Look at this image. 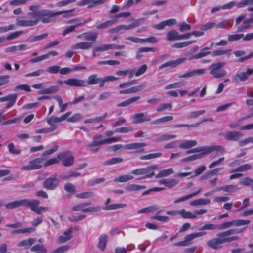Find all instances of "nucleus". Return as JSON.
<instances>
[{
    "label": "nucleus",
    "instance_id": "1",
    "mask_svg": "<svg viewBox=\"0 0 253 253\" xmlns=\"http://www.w3.org/2000/svg\"><path fill=\"white\" fill-rule=\"evenodd\" d=\"M30 12L27 13L29 19H16V25L21 27H31L36 25L39 22L49 23L55 20L56 16L63 13V11L55 12L48 9H40L39 5H31Z\"/></svg>",
    "mask_w": 253,
    "mask_h": 253
},
{
    "label": "nucleus",
    "instance_id": "2",
    "mask_svg": "<svg viewBox=\"0 0 253 253\" xmlns=\"http://www.w3.org/2000/svg\"><path fill=\"white\" fill-rule=\"evenodd\" d=\"M249 224H245L241 228H232L220 232L216 235V238L210 239L207 242V245L210 248L217 250L223 247L225 243H230L239 239L237 235L230 236L232 235L240 234L245 231Z\"/></svg>",
    "mask_w": 253,
    "mask_h": 253
},
{
    "label": "nucleus",
    "instance_id": "3",
    "mask_svg": "<svg viewBox=\"0 0 253 253\" xmlns=\"http://www.w3.org/2000/svg\"><path fill=\"white\" fill-rule=\"evenodd\" d=\"M250 220L245 219L233 220L230 221L225 222L219 225L214 224L207 223L201 226L199 230V232L195 233L197 238L203 236L207 234L204 230H223L231 228L232 226L240 227L245 224H249Z\"/></svg>",
    "mask_w": 253,
    "mask_h": 253
},
{
    "label": "nucleus",
    "instance_id": "4",
    "mask_svg": "<svg viewBox=\"0 0 253 253\" xmlns=\"http://www.w3.org/2000/svg\"><path fill=\"white\" fill-rule=\"evenodd\" d=\"M223 151V148L221 146H211L205 147H198L187 151V154L201 152L200 153L193 154L184 158L182 161L187 162L195 160L202 158L204 156L207 155L213 151Z\"/></svg>",
    "mask_w": 253,
    "mask_h": 253
},
{
    "label": "nucleus",
    "instance_id": "5",
    "mask_svg": "<svg viewBox=\"0 0 253 253\" xmlns=\"http://www.w3.org/2000/svg\"><path fill=\"white\" fill-rule=\"evenodd\" d=\"M246 15L242 14L235 20V26H237V31L238 32H242L250 29L253 23V18L250 17L245 19Z\"/></svg>",
    "mask_w": 253,
    "mask_h": 253
},
{
    "label": "nucleus",
    "instance_id": "6",
    "mask_svg": "<svg viewBox=\"0 0 253 253\" xmlns=\"http://www.w3.org/2000/svg\"><path fill=\"white\" fill-rule=\"evenodd\" d=\"M224 62H219L211 64L209 66V73L212 75L215 78H221L225 77L227 75V72L222 70V68L225 65Z\"/></svg>",
    "mask_w": 253,
    "mask_h": 253
},
{
    "label": "nucleus",
    "instance_id": "7",
    "mask_svg": "<svg viewBox=\"0 0 253 253\" xmlns=\"http://www.w3.org/2000/svg\"><path fill=\"white\" fill-rule=\"evenodd\" d=\"M90 202H85L81 204H77L74 206L72 209L74 211H81L83 212H96L101 209V207L99 206L89 207L86 208V207L89 205H90Z\"/></svg>",
    "mask_w": 253,
    "mask_h": 253
},
{
    "label": "nucleus",
    "instance_id": "8",
    "mask_svg": "<svg viewBox=\"0 0 253 253\" xmlns=\"http://www.w3.org/2000/svg\"><path fill=\"white\" fill-rule=\"evenodd\" d=\"M44 159L43 157H39L30 161L28 165L22 167L21 170L30 171L41 168Z\"/></svg>",
    "mask_w": 253,
    "mask_h": 253
},
{
    "label": "nucleus",
    "instance_id": "9",
    "mask_svg": "<svg viewBox=\"0 0 253 253\" xmlns=\"http://www.w3.org/2000/svg\"><path fill=\"white\" fill-rule=\"evenodd\" d=\"M59 179L56 174H53L51 176L46 179L43 183V186L47 190H53L59 184Z\"/></svg>",
    "mask_w": 253,
    "mask_h": 253
},
{
    "label": "nucleus",
    "instance_id": "10",
    "mask_svg": "<svg viewBox=\"0 0 253 253\" xmlns=\"http://www.w3.org/2000/svg\"><path fill=\"white\" fill-rule=\"evenodd\" d=\"M39 201L36 199L29 200L28 207L31 210L37 214H40L43 212H45L48 211L47 207L39 206Z\"/></svg>",
    "mask_w": 253,
    "mask_h": 253
},
{
    "label": "nucleus",
    "instance_id": "11",
    "mask_svg": "<svg viewBox=\"0 0 253 253\" xmlns=\"http://www.w3.org/2000/svg\"><path fill=\"white\" fill-rule=\"evenodd\" d=\"M253 74V69L248 68L245 72H241L234 75L232 78V82L236 83L239 81H245Z\"/></svg>",
    "mask_w": 253,
    "mask_h": 253
},
{
    "label": "nucleus",
    "instance_id": "12",
    "mask_svg": "<svg viewBox=\"0 0 253 253\" xmlns=\"http://www.w3.org/2000/svg\"><path fill=\"white\" fill-rule=\"evenodd\" d=\"M102 136L100 134H97L93 137V142L87 145V147L90 148L91 151L96 152L99 148V146L105 144V139H102Z\"/></svg>",
    "mask_w": 253,
    "mask_h": 253
},
{
    "label": "nucleus",
    "instance_id": "13",
    "mask_svg": "<svg viewBox=\"0 0 253 253\" xmlns=\"http://www.w3.org/2000/svg\"><path fill=\"white\" fill-rule=\"evenodd\" d=\"M147 145L145 143H133L124 145V149L135 150V153H141L144 152V148Z\"/></svg>",
    "mask_w": 253,
    "mask_h": 253
},
{
    "label": "nucleus",
    "instance_id": "14",
    "mask_svg": "<svg viewBox=\"0 0 253 253\" xmlns=\"http://www.w3.org/2000/svg\"><path fill=\"white\" fill-rule=\"evenodd\" d=\"M64 84L70 86L75 87H85L86 82L84 80L78 79L76 78H70L64 80Z\"/></svg>",
    "mask_w": 253,
    "mask_h": 253
},
{
    "label": "nucleus",
    "instance_id": "15",
    "mask_svg": "<svg viewBox=\"0 0 253 253\" xmlns=\"http://www.w3.org/2000/svg\"><path fill=\"white\" fill-rule=\"evenodd\" d=\"M197 238L196 234L195 233L187 234L185 236L183 241L173 243V245L178 247L187 246L191 245L192 241Z\"/></svg>",
    "mask_w": 253,
    "mask_h": 253
},
{
    "label": "nucleus",
    "instance_id": "16",
    "mask_svg": "<svg viewBox=\"0 0 253 253\" xmlns=\"http://www.w3.org/2000/svg\"><path fill=\"white\" fill-rule=\"evenodd\" d=\"M29 200L26 199H21L9 202L5 205L6 209H11L20 206H24L27 208Z\"/></svg>",
    "mask_w": 253,
    "mask_h": 253
},
{
    "label": "nucleus",
    "instance_id": "17",
    "mask_svg": "<svg viewBox=\"0 0 253 253\" xmlns=\"http://www.w3.org/2000/svg\"><path fill=\"white\" fill-rule=\"evenodd\" d=\"M17 97V94H10L0 98V102H3L5 101H8V103L6 105V108L8 109L15 104Z\"/></svg>",
    "mask_w": 253,
    "mask_h": 253
},
{
    "label": "nucleus",
    "instance_id": "18",
    "mask_svg": "<svg viewBox=\"0 0 253 253\" xmlns=\"http://www.w3.org/2000/svg\"><path fill=\"white\" fill-rule=\"evenodd\" d=\"M63 121V115L59 117L56 116H52L49 118L47 122V123L50 126V129H53V131L56 129L58 127V124Z\"/></svg>",
    "mask_w": 253,
    "mask_h": 253
},
{
    "label": "nucleus",
    "instance_id": "19",
    "mask_svg": "<svg viewBox=\"0 0 253 253\" xmlns=\"http://www.w3.org/2000/svg\"><path fill=\"white\" fill-rule=\"evenodd\" d=\"M205 69H198L187 72L184 74L178 76L179 78H187L192 77L197 75H201L206 73Z\"/></svg>",
    "mask_w": 253,
    "mask_h": 253
},
{
    "label": "nucleus",
    "instance_id": "20",
    "mask_svg": "<svg viewBox=\"0 0 253 253\" xmlns=\"http://www.w3.org/2000/svg\"><path fill=\"white\" fill-rule=\"evenodd\" d=\"M243 136V134L239 131H228L226 133L225 138L229 141H238Z\"/></svg>",
    "mask_w": 253,
    "mask_h": 253
},
{
    "label": "nucleus",
    "instance_id": "21",
    "mask_svg": "<svg viewBox=\"0 0 253 253\" xmlns=\"http://www.w3.org/2000/svg\"><path fill=\"white\" fill-rule=\"evenodd\" d=\"M145 85H139L137 86L131 87L127 89L120 90L119 91V93L120 94H127L134 93L142 90L143 89L145 88Z\"/></svg>",
    "mask_w": 253,
    "mask_h": 253
},
{
    "label": "nucleus",
    "instance_id": "22",
    "mask_svg": "<svg viewBox=\"0 0 253 253\" xmlns=\"http://www.w3.org/2000/svg\"><path fill=\"white\" fill-rule=\"evenodd\" d=\"M130 118L133 120V123L134 124H140L142 122L151 121L150 118L144 117L143 113H136L132 115Z\"/></svg>",
    "mask_w": 253,
    "mask_h": 253
},
{
    "label": "nucleus",
    "instance_id": "23",
    "mask_svg": "<svg viewBox=\"0 0 253 253\" xmlns=\"http://www.w3.org/2000/svg\"><path fill=\"white\" fill-rule=\"evenodd\" d=\"M185 60V58H181L175 60H171L168 62H165L159 66V69L161 70L167 67H175L176 66L180 64Z\"/></svg>",
    "mask_w": 253,
    "mask_h": 253
},
{
    "label": "nucleus",
    "instance_id": "24",
    "mask_svg": "<svg viewBox=\"0 0 253 253\" xmlns=\"http://www.w3.org/2000/svg\"><path fill=\"white\" fill-rule=\"evenodd\" d=\"M58 53L55 51L48 52L47 54L38 56L36 58H32L30 60V62L36 63L49 58L51 56H56Z\"/></svg>",
    "mask_w": 253,
    "mask_h": 253
},
{
    "label": "nucleus",
    "instance_id": "25",
    "mask_svg": "<svg viewBox=\"0 0 253 253\" xmlns=\"http://www.w3.org/2000/svg\"><path fill=\"white\" fill-rule=\"evenodd\" d=\"M92 46V42H82L72 45L71 48L73 49L87 50L91 48Z\"/></svg>",
    "mask_w": 253,
    "mask_h": 253
},
{
    "label": "nucleus",
    "instance_id": "26",
    "mask_svg": "<svg viewBox=\"0 0 253 253\" xmlns=\"http://www.w3.org/2000/svg\"><path fill=\"white\" fill-rule=\"evenodd\" d=\"M213 45V43H211L210 47H206L203 49H202L200 52L194 54L192 56V59H200L203 57H205L211 53V52L209 50L210 49L211 47H212Z\"/></svg>",
    "mask_w": 253,
    "mask_h": 253
},
{
    "label": "nucleus",
    "instance_id": "27",
    "mask_svg": "<svg viewBox=\"0 0 253 253\" xmlns=\"http://www.w3.org/2000/svg\"><path fill=\"white\" fill-rule=\"evenodd\" d=\"M71 113L69 112L64 114V120H66L67 122L75 123L78 122L82 118V115L79 113H76L72 117H70Z\"/></svg>",
    "mask_w": 253,
    "mask_h": 253
},
{
    "label": "nucleus",
    "instance_id": "28",
    "mask_svg": "<svg viewBox=\"0 0 253 253\" xmlns=\"http://www.w3.org/2000/svg\"><path fill=\"white\" fill-rule=\"evenodd\" d=\"M156 167L157 166L155 165H152L147 167L146 168H144V176L141 178L140 179L150 178L153 176L155 175L154 170L156 168Z\"/></svg>",
    "mask_w": 253,
    "mask_h": 253
},
{
    "label": "nucleus",
    "instance_id": "29",
    "mask_svg": "<svg viewBox=\"0 0 253 253\" xmlns=\"http://www.w3.org/2000/svg\"><path fill=\"white\" fill-rule=\"evenodd\" d=\"M74 162V157L72 152L67 151L64 152V167L72 166Z\"/></svg>",
    "mask_w": 253,
    "mask_h": 253
},
{
    "label": "nucleus",
    "instance_id": "30",
    "mask_svg": "<svg viewBox=\"0 0 253 253\" xmlns=\"http://www.w3.org/2000/svg\"><path fill=\"white\" fill-rule=\"evenodd\" d=\"M159 183L170 188L175 186L178 184V181L175 179H163L159 181Z\"/></svg>",
    "mask_w": 253,
    "mask_h": 253
},
{
    "label": "nucleus",
    "instance_id": "31",
    "mask_svg": "<svg viewBox=\"0 0 253 253\" xmlns=\"http://www.w3.org/2000/svg\"><path fill=\"white\" fill-rule=\"evenodd\" d=\"M63 158V153L59 154L57 157L50 159L47 160L43 165V167H47L49 166L58 163Z\"/></svg>",
    "mask_w": 253,
    "mask_h": 253
},
{
    "label": "nucleus",
    "instance_id": "32",
    "mask_svg": "<svg viewBox=\"0 0 253 253\" xmlns=\"http://www.w3.org/2000/svg\"><path fill=\"white\" fill-rule=\"evenodd\" d=\"M36 242V239L30 238L28 239L23 240L18 243L17 246L24 247L25 249L30 248Z\"/></svg>",
    "mask_w": 253,
    "mask_h": 253
},
{
    "label": "nucleus",
    "instance_id": "33",
    "mask_svg": "<svg viewBox=\"0 0 253 253\" xmlns=\"http://www.w3.org/2000/svg\"><path fill=\"white\" fill-rule=\"evenodd\" d=\"M140 98V96H134L129 98L123 102H121L117 104V107H126L130 104L134 103Z\"/></svg>",
    "mask_w": 253,
    "mask_h": 253
},
{
    "label": "nucleus",
    "instance_id": "34",
    "mask_svg": "<svg viewBox=\"0 0 253 253\" xmlns=\"http://www.w3.org/2000/svg\"><path fill=\"white\" fill-rule=\"evenodd\" d=\"M167 40L169 41L180 40V34L174 30H170L167 34Z\"/></svg>",
    "mask_w": 253,
    "mask_h": 253
},
{
    "label": "nucleus",
    "instance_id": "35",
    "mask_svg": "<svg viewBox=\"0 0 253 253\" xmlns=\"http://www.w3.org/2000/svg\"><path fill=\"white\" fill-rule=\"evenodd\" d=\"M107 238V236L105 234L101 235L99 238L97 247L102 251H104L105 249Z\"/></svg>",
    "mask_w": 253,
    "mask_h": 253
},
{
    "label": "nucleus",
    "instance_id": "36",
    "mask_svg": "<svg viewBox=\"0 0 253 253\" xmlns=\"http://www.w3.org/2000/svg\"><path fill=\"white\" fill-rule=\"evenodd\" d=\"M30 251L31 252H35L36 253H47V250L46 248L41 244H36L32 246Z\"/></svg>",
    "mask_w": 253,
    "mask_h": 253
},
{
    "label": "nucleus",
    "instance_id": "37",
    "mask_svg": "<svg viewBox=\"0 0 253 253\" xmlns=\"http://www.w3.org/2000/svg\"><path fill=\"white\" fill-rule=\"evenodd\" d=\"M158 206L157 205H153L150 207L140 209L137 211L138 214L146 213H151L156 211L158 209Z\"/></svg>",
    "mask_w": 253,
    "mask_h": 253
},
{
    "label": "nucleus",
    "instance_id": "38",
    "mask_svg": "<svg viewBox=\"0 0 253 253\" xmlns=\"http://www.w3.org/2000/svg\"><path fill=\"white\" fill-rule=\"evenodd\" d=\"M196 42V40L184 41L181 42H177L173 44L171 46L175 48H182L192 44Z\"/></svg>",
    "mask_w": 253,
    "mask_h": 253
},
{
    "label": "nucleus",
    "instance_id": "39",
    "mask_svg": "<svg viewBox=\"0 0 253 253\" xmlns=\"http://www.w3.org/2000/svg\"><path fill=\"white\" fill-rule=\"evenodd\" d=\"M77 5L79 6L87 5L89 8L96 6L94 0H81L77 3Z\"/></svg>",
    "mask_w": 253,
    "mask_h": 253
},
{
    "label": "nucleus",
    "instance_id": "40",
    "mask_svg": "<svg viewBox=\"0 0 253 253\" xmlns=\"http://www.w3.org/2000/svg\"><path fill=\"white\" fill-rule=\"evenodd\" d=\"M155 50V48L152 47H143L139 48L136 52V58L137 59H140L143 57V55L141 54L142 53L150 51L154 52Z\"/></svg>",
    "mask_w": 253,
    "mask_h": 253
},
{
    "label": "nucleus",
    "instance_id": "41",
    "mask_svg": "<svg viewBox=\"0 0 253 253\" xmlns=\"http://www.w3.org/2000/svg\"><path fill=\"white\" fill-rule=\"evenodd\" d=\"M100 77L96 74H93L88 76L86 82V86L91 85L98 84Z\"/></svg>",
    "mask_w": 253,
    "mask_h": 253
},
{
    "label": "nucleus",
    "instance_id": "42",
    "mask_svg": "<svg viewBox=\"0 0 253 253\" xmlns=\"http://www.w3.org/2000/svg\"><path fill=\"white\" fill-rule=\"evenodd\" d=\"M123 161V159L122 158L114 157L103 162L102 164L103 166H109L120 163L122 162Z\"/></svg>",
    "mask_w": 253,
    "mask_h": 253
},
{
    "label": "nucleus",
    "instance_id": "43",
    "mask_svg": "<svg viewBox=\"0 0 253 253\" xmlns=\"http://www.w3.org/2000/svg\"><path fill=\"white\" fill-rule=\"evenodd\" d=\"M197 145V141L195 140L186 141L179 145L181 149L191 148Z\"/></svg>",
    "mask_w": 253,
    "mask_h": 253
},
{
    "label": "nucleus",
    "instance_id": "44",
    "mask_svg": "<svg viewBox=\"0 0 253 253\" xmlns=\"http://www.w3.org/2000/svg\"><path fill=\"white\" fill-rule=\"evenodd\" d=\"M211 203V200L209 199H198L194 200L190 202V205L197 206L199 205H205L209 204Z\"/></svg>",
    "mask_w": 253,
    "mask_h": 253
},
{
    "label": "nucleus",
    "instance_id": "45",
    "mask_svg": "<svg viewBox=\"0 0 253 253\" xmlns=\"http://www.w3.org/2000/svg\"><path fill=\"white\" fill-rule=\"evenodd\" d=\"M239 188L238 186L236 185H229L222 186L221 187L218 188L217 189V191L222 190L227 192H234L236 190H238Z\"/></svg>",
    "mask_w": 253,
    "mask_h": 253
},
{
    "label": "nucleus",
    "instance_id": "46",
    "mask_svg": "<svg viewBox=\"0 0 253 253\" xmlns=\"http://www.w3.org/2000/svg\"><path fill=\"white\" fill-rule=\"evenodd\" d=\"M179 215L184 219H195L197 217L195 214L187 211L184 209L180 210Z\"/></svg>",
    "mask_w": 253,
    "mask_h": 253
},
{
    "label": "nucleus",
    "instance_id": "47",
    "mask_svg": "<svg viewBox=\"0 0 253 253\" xmlns=\"http://www.w3.org/2000/svg\"><path fill=\"white\" fill-rule=\"evenodd\" d=\"M200 192H201V189L198 190L197 191H196V192H195L194 193H192L188 194L187 195H186L185 196L180 197V198L175 200L174 201V203H179V202H181L182 201H186L188 199H189L195 196L196 195H198Z\"/></svg>",
    "mask_w": 253,
    "mask_h": 253
},
{
    "label": "nucleus",
    "instance_id": "48",
    "mask_svg": "<svg viewBox=\"0 0 253 253\" xmlns=\"http://www.w3.org/2000/svg\"><path fill=\"white\" fill-rule=\"evenodd\" d=\"M222 168H218L214 169L212 170H210L205 173L201 177L202 180L207 179L208 177L211 175H216L218 174L220 170L222 169Z\"/></svg>",
    "mask_w": 253,
    "mask_h": 253
},
{
    "label": "nucleus",
    "instance_id": "49",
    "mask_svg": "<svg viewBox=\"0 0 253 253\" xmlns=\"http://www.w3.org/2000/svg\"><path fill=\"white\" fill-rule=\"evenodd\" d=\"M117 22L116 20H110L102 23L96 26V28L97 30L105 29L111 26L114 23Z\"/></svg>",
    "mask_w": 253,
    "mask_h": 253
},
{
    "label": "nucleus",
    "instance_id": "50",
    "mask_svg": "<svg viewBox=\"0 0 253 253\" xmlns=\"http://www.w3.org/2000/svg\"><path fill=\"white\" fill-rule=\"evenodd\" d=\"M252 167L253 166L251 164H246L236 168L232 172H245L251 169Z\"/></svg>",
    "mask_w": 253,
    "mask_h": 253
},
{
    "label": "nucleus",
    "instance_id": "51",
    "mask_svg": "<svg viewBox=\"0 0 253 253\" xmlns=\"http://www.w3.org/2000/svg\"><path fill=\"white\" fill-rule=\"evenodd\" d=\"M97 38V33L96 32L89 31L85 32V40L91 41V42H94Z\"/></svg>",
    "mask_w": 253,
    "mask_h": 253
},
{
    "label": "nucleus",
    "instance_id": "52",
    "mask_svg": "<svg viewBox=\"0 0 253 253\" xmlns=\"http://www.w3.org/2000/svg\"><path fill=\"white\" fill-rule=\"evenodd\" d=\"M172 116H164L163 117L156 119L151 122V124H159L163 123H165L173 120Z\"/></svg>",
    "mask_w": 253,
    "mask_h": 253
},
{
    "label": "nucleus",
    "instance_id": "53",
    "mask_svg": "<svg viewBox=\"0 0 253 253\" xmlns=\"http://www.w3.org/2000/svg\"><path fill=\"white\" fill-rule=\"evenodd\" d=\"M133 178V176L131 175H123L115 178L114 181L116 182H126Z\"/></svg>",
    "mask_w": 253,
    "mask_h": 253
},
{
    "label": "nucleus",
    "instance_id": "54",
    "mask_svg": "<svg viewBox=\"0 0 253 253\" xmlns=\"http://www.w3.org/2000/svg\"><path fill=\"white\" fill-rule=\"evenodd\" d=\"M146 187L143 185H136V184H130L127 186L126 189V191L129 192L139 191L141 189H144Z\"/></svg>",
    "mask_w": 253,
    "mask_h": 253
},
{
    "label": "nucleus",
    "instance_id": "55",
    "mask_svg": "<svg viewBox=\"0 0 253 253\" xmlns=\"http://www.w3.org/2000/svg\"><path fill=\"white\" fill-rule=\"evenodd\" d=\"M162 154L160 152L155 153H151L146 155H143L140 157V160H150L160 157L162 156Z\"/></svg>",
    "mask_w": 253,
    "mask_h": 253
},
{
    "label": "nucleus",
    "instance_id": "56",
    "mask_svg": "<svg viewBox=\"0 0 253 253\" xmlns=\"http://www.w3.org/2000/svg\"><path fill=\"white\" fill-rule=\"evenodd\" d=\"M126 206V204L124 203L112 204L109 205H106L105 207L103 208V209L105 210H112L121 208H124Z\"/></svg>",
    "mask_w": 253,
    "mask_h": 253
},
{
    "label": "nucleus",
    "instance_id": "57",
    "mask_svg": "<svg viewBox=\"0 0 253 253\" xmlns=\"http://www.w3.org/2000/svg\"><path fill=\"white\" fill-rule=\"evenodd\" d=\"M184 81H180L169 84L165 87V89L168 90L172 88H177L183 86L185 84Z\"/></svg>",
    "mask_w": 253,
    "mask_h": 253
},
{
    "label": "nucleus",
    "instance_id": "58",
    "mask_svg": "<svg viewBox=\"0 0 253 253\" xmlns=\"http://www.w3.org/2000/svg\"><path fill=\"white\" fill-rule=\"evenodd\" d=\"M231 52V49H227V50L217 49V50H215L212 52V56L213 57H215V56L223 55L224 54H228V56L229 57L230 55Z\"/></svg>",
    "mask_w": 253,
    "mask_h": 253
},
{
    "label": "nucleus",
    "instance_id": "59",
    "mask_svg": "<svg viewBox=\"0 0 253 253\" xmlns=\"http://www.w3.org/2000/svg\"><path fill=\"white\" fill-rule=\"evenodd\" d=\"M46 71L51 74H55L60 72L61 74H63V68L61 69L58 66H52L46 69Z\"/></svg>",
    "mask_w": 253,
    "mask_h": 253
},
{
    "label": "nucleus",
    "instance_id": "60",
    "mask_svg": "<svg viewBox=\"0 0 253 253\" xmlns=\"http://www.w3.org/2000/svg\"><path fill=\"white\" fill-rule=\"evenodd\" d=\"M173 172L172 168H169L167 169L162 170L156 176V178L166 177Z\"/></svg>",
    "mask_w": 253,
    "mask_h": 253
},
{
    "label": "nucleus",
    "instance_id": "61",
    "mask_svg": "<svg viewBox=\"0 0 253 253\" xmlns=\"http://www.w3.org/2000/svg\"><path fill=\"white\" fill-rule=\"evenodd\" d=\"M239 183L244 186H251L252 187L253 186V179L249 177H246L242 179L240 181Z\"/></svg>",
    "mask_w": 253,
    "mask_h": 253
},
{
    "label": "nucleus",
    "instance_id": "62",
    "mask_svg": "<svg viewBox=\"0 0 253 253\" xmlns=\"http://www.w3.org/2000/svg\"><path fill=\"white\" fill-rule=\"evenodd\" d=\"M93 196L94 193L92 192H85L76 194V197L79 199H88Z\"/></svg>",
    "mask_w": 253,
    "mask_h": 253
},
{
    "label": "nucleus",
    "instance_id": "63",
    "mask_svg": "<svg viewBox=\"0 0 253 253\" xmlns=\"http://www.w3.org/2000/svg\"><path fill=\"white\" fill-rule=\"evenodd\" d=\"M172 107V103L161 104L156 108V111L157 112H161L166 109L170 110Z\"/></svg>",
    "mask_w": 253,
    "mask_h": 253
},
{
    "label": "nucleus",
    "instance_id": "64",
    "mask_svg": "<svg viewBox=\"0 0 253 253\" xmlns=\"http://www.w3.org/2000/svg\"><path fill=\"white\" fill-rule=\"evenodd\" d=\"M251 5H253V0H243L237 3L236 6L238 8H241Z\"/></svg>",
    "mask_w": 253,
    "mask_h": 253
}]
</instances>
